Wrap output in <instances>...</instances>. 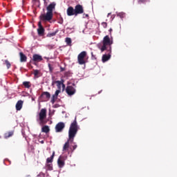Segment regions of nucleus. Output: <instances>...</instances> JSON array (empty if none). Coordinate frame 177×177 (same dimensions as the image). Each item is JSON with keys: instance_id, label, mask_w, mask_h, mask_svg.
<instances>
[{"instance_id": "obj_26", "label": "nucleus", "mask_w": 177, "mask_h": 177, "mask_svg": "<svg viewBox=\"0 0 177 177\" xmlns=\"http://www.w3.org/2000/svg\"><path fill=\"white\" fill-rule=\"evenodd\" d=\"M5 63H6L7 68H10V66L12 65L10 64V62H9V61L8 59L5 60Z\"/></svg>"}, {"instance_id": "obj_1", "label": "nucleus", "mask_w": 177, "mask_h": 177, "mask_svg": "<svg viewBox=\"0 0 177 177\" xmlns=\"http://www.w3.org/2000/svg\"><path fill=\"white\" fill-rule=\"evenodd\" d=\"M78 133V123L77 122V118H75L74 121L71 124L68 130V138L63 146L62 151H71L74 152V150L78 147L77 144L74 142V138Z\"/></svg>"}, {"instance_id": "obj_15", "label": "nucleus", "mask_w": 177, "mask_h": 177, "mask_svg": "<svg viewBox=\"0 0 177 177\" xmlns=\"http://www.w3.org/2000/svg\"><path fill=\"white\" fill-rule=\"evenodd\" d=\"M32 60L33 62H42V56L38 55V54H35L32 56Z\"/></svg>"}, {"instance_id": "obj_8", "label": "nucleus", "mask_w": 177, "mask_h": 177, "mask_svg": "<svg viewBox=\"0 0 177 177\" xmlns=\"http://www.w3.org/2000/svg\"><path fill=\"white\" fill-rule=\"evenodd\" d=\"M66 92L68 96H73V95H75V88L73 87V86H67L66 88Z\"/></svg>"}, {"instance_id": "obj_21", "label": "nucleus", "mask_w": 177, "mask_h": 177, "mask_svg": "<svg viewBox=\"0 0 177 177\" xmlns=\"http://www.w3.org/2000/svg\"><path fill=\"white\" fill-rule=\"evenodd\" d=\"M23 85L24 88H31V82H24Z\"/></svg>"}, {"instance_id": "obj_9", "label": "nucleus", "mask_w": 177, "mask_h": 177, "mask_svg": "<svg viewBox=\"0 0 177 177\" xmlns=\"http://www.w3.org/2000/svg\"><path fill=\"white\" fill-rule=\"evenodd\" d=\"M64 127H66V125L63 122H58L55 126V132H63Z\"/></svg>"}, {"instance_id": "obj_10", "label": "nucleus", "mask_w": 177, "mask_h": 177, "mask_svg": "<svg viewBox=\"0 0 177 177\" xmlns=\"http://www.w3.org/2000/svg\"><path fill=\"white\" fill-rule=\"evenodd\" d=\"M66 13L68 16H75V10L73 6H69L66 10Z\"/></svg>"}, {"instance_id": "obj_37", "label": "nucleus", "mask_w": 177, "mask_h": 177, "mask_svg": "<svg viewBox=\"0 0 177 177\" xmlns=\"http://www.w3.org/2000/svg\"><path fill=\"white\" fill-rule=\"evenodd\" d=\"M69 73H70V72H66L65 75H68Z\"/></svg>"}, {"instance_id": "obj_32", "label": "nucleus", "mask_w": 177, "mask_h": 177, "mask_svg": "<svg viewBox=\"0 0 177 177\" xmlns=\"http://www.w3.org/2000/svg\"><path fill=\"white\" fill-rule=\"evenodd\" d=\"M63 82H64V81L62 80V84L61 86H62V89H63V91H64V89L66 88V85L64 84H63Z\"/></svg>"}, {"instance_id": "obj_14", "label": "nucleus", "mask_w": 177, "mask_h": 177, "mask_svg": "<svg viewBox=\"0 0 177 177\" xmlns=\"http://www.w3.org/2000/svg\"><path fill=\"white\" fill-rule=\"evenodd\" d=\"M46 96V99L47 100H49V99H50V93L48 91H44L41 93V95H40V97L41 99H44Z\"/></svg>"}, {"instance_id": "obj_33", "label": "nucleus", "mask_w": 177, "mask_h": 177, "mask_svg": "<svg viewBox=\"0 0 177 177\" xmlns=\"http://www.w3.org/2000/svg\"><path fill=\"white\" fill-rule=\"evenodd\" d=\"M44 5H48V2H49V0H44Z\"/></svg>"}, {"instance_id": "obj_24", "label": "nucleus", "mask_w": 177, "mask_h": 177, "mask_svg": "<svg viewBox=\"0 0 177 177\" xmlns=\"http://www.w3.org/2000/svg\"><path fill=\"white\" fill-rule=\"evenodd\" d=\"M117 16L118 17H120V19H124V17H125V13L124 12H119L118 13Z\"/></svg>"}, {"instance_id": "obj_34", "label": "nucleus", "mask_w": 177, "mask_h": 177, "mask_svg": "<svg viewBox=\"0 0 177 177\" xmlns=\"http://www.w3.org/2000/svg\"><path fill=\"white\" fill-rule=\"evenodd\" d=\"M66 71L65 68H63V67L60 66V71L61 72H63V71Z\"/></svg>"}, {"instance_id": "obj_29", "label": "nucleus", "mask_w": 177, "mask_h": 177, "mask_svg": "<svg viewBox=\"0 0 177 177\" xmlns=\"http://www.w3.org/2000/svg\"><path fill=\"white\" fill-rule=\"evenodd\" d=\"M33 71H34L35 77H38V74H39V71L36 69V70H33Z\"/></svg>"}, {"instance_id": "obj_27", "label": "nucleus", "mask_w": 177, "mask_h": 177, "mask_svg": "<svg viewBox=\"0 0 177 177\" xmlns=\"http://www.w3.org/2000/svg\"><path fill=\"white\" fill-rule=\"evenodd\" d=\"M47 169H48V171H53V166L50 164L47 165Z\"/></svg>"}, {"instance_id": "obj_38", "label": "nucleus", "mask_w": 177, "mask_h": 177, "mask_svg": "<svg viewBox=\"0 0 177 177\" xmlns=\"http://www.w3.org/2000/svg\"><path fill=\"white\" fill-rule=\"evenodd\" d=\"M85 17H89V15L86 14V15H85Z\"/></svg>"}, {"instance_id": "obj_19", "label": "nucleus", "mask_w": 177, "mask_h": 177, "mask_svg": "<svg viewBox=\"0 0 177 177\" xmlns=\"http://www.w3.org/2000/svg\"><path fill=\"white\" fill-rule=\"evenodd\" d=\"M54 158H55V151H53L52 156L50 158H48L46 159L47 164H49V162H53Z\"/></svg>"}, {"instance_id": "obj_2", "label": "nucleus", "mask_w": 177, "mask_h": 177, "mask_svg": "<svg viewBox=\"0 0 177 177\" xmlns=\"http://www.w3.org/2000/svg\"><path fill=\"white\" fill-rule=\"evenodd\" d=\"M55 8H56V3L53 2L50 3L46 8V14H41L39 16L40 20L41 21H50L53 19V9Z\"/></svg>"}, {"instance_id": "obj_28", "label": "nucleus", "mask_w": 177, "mask_h": 177, "mask_svg": "<svg viewBox=\"0 0 177 177\" xmlns=\"http://www.w3.org/2000/svg\"><path fill=\"white\" fill-rule=\"evenodd\" d=\"M48 66L50 73H53V67H52V65L50 64H48Z\"/></svg>"}, {"instance_id": "obj_35", "label": "nucleus", "mask_w": 177, "mask_h": 177, "mask_svg": "<svg viewBox=\"0 0 177 177\" xmlns=\"http://www.w3.org/2000/svg\"><path fill=\"white\" fill-rule=\"evenodd\" d=\"M91 55H92V59H96V57H95V55H93V53H91Z\"/></svg>"}, {"instance_id": "obj_20", "label": "nucleus", "mask_w": 177, "mask_h": 177, "mask_svg": "<svg viewBox=\"0 0 177 177\" xmlns=\"http://www.w3.org/2000/svg\"><path fill=\"white\" fill-rule=\"evenodd\" d=\"M55 84H57L58 91H62V85H63V82L57 80L55 82Z\"/></svg>"}, {"instance_id": "obj_12", "label": "nucleus", "mask_w": 177, "mask_h": 177, "mask_svg": "<svg viewBox=\"0 0 177 177\" xmlns=\"http://www.w3.org/2000/svg\"><path fill=\"white\" fill-rule=\"evenodd\" d=\"M64 160H65L64 156H59V158H58L57 165L59 168H63V167H64L65 165Z\"/></svg>"}, {"instance_id": "obj_23", "label": "nucleus", "mask_w": 177, "mask_h": 177, "mask_svg": "<svg viewBox=\"0 0 177 177\" xmlns=\"http://www.w3.org/2000/svg\"><path fill=\"white\" fill-rule=\"evenodd\" d=\"M65 41H66L67 45H68L69 46H71V38L66 37Z\"/></svg>"}, {"instance_id": "obj_13", "label": "nucleus", "mask_w": 177, "mask_h": 177, "mask_svg": "<svg viewBox=\"0 0 177 177\" xmlns=\"http://www.w3.org/2000/svg\"><path fill=\"white\" fill-rule=\"evenodd\" d=\"M23 100H19L16 105H15V107H16V110L17 111H20V110H21V109H23Z\"/></svg>"}, {"instance_id": "obj_16", "label": "nucleus", "mask_w": 177, "mask_h": 177, "mask_svg": "<svg viewBox=\"0 0 177 177\" xmlns=\"http://www.w3.org/2000/svg\"><path fill=\"white\" fill-rule=\"evenodd\" d=\"M19 55H20V62L21 63H25L26 62H27V56H26L24 53L21 52L19 53Z\"/></svg>"}, {"instance_id": "obj_18", "label": "nucleus", "mask_w": 177, "mask_h": 177, "mask_svg": "<svg viewBox=\"0 0 177 177\" xmlns=\"http://www.w3.org/2000/svg\"><path fill=\"white\" fill-rule=\"evenodd\" d=\"M15 131H8L4 134L5 139H8V138H12V136L14 135Z\"/></svg>"}, {"instance_id": "obj_3", "label": "nucleus", "mask_w": 177, "mask_h": 177, "mask_svg": "<svg viewBox=\"0 0 177 177\" xmlns=\"http://www.w3.org/2000/svg\"><path fill=\"white\" fill-rule=\"evenodd\" d=\"M113 44V41L110 39V37L109 35H106L102 40V47H99L101 52H104V50H107V46H109V50L110 53H111V44Z\"/></svg>"}, {"instance_id": "obj_7", "label": "nucleus", "mask_w": 177, "mask_h": 177, "mask_svg": "<svg viewBox=\"0 0 177 177\" xmlns=\"http://www.w3.org/2000/svg\"><path fill=\"white\" fill-rule=\"evenodd\" d=\"M84 13V7L80 5L77 4L75 6V15L77 16V15H82Z\"/></svg>"}, {"instance_id": "obj_17", "label": "nucleus", "mask_w": 177, "mask_h": 177, "mask_svg": "<svg viewBox=\"0 0 177 177\" xmlns=\"http://www.w3.org/2000/svg\"><path fill=\"white\" fill-rule=\"evenodd\" d=\"M50 131V129H49V126L48 125L44 126L41 128V132H44V133H49Z\"/></svg>"}, {"instance_id": "obj_6", "label": "nucleus", "mask_w": 177, "mask_h": 177, "mask_svg": "<svg viewBox=\"0 0 177 177\" xmlns=\"http://www.w3.org/2000/svg\"><path fill=\"white\" fill-rule=\"evenodd\" d=\"M37 33L39 37H44L45 35V28L42 26V22H38Z\"/></svg>"}, {"instance_id": "obj_4", "label": "nucleus", "mask_w": 177, "mask_h": 177, "mask_svg": "<svg viewBox=\"0 0 177 177\" xmlns=\"http://www.w3.org/2000/svg\"><path fill=\"white\" fill-rule=\"evenodd\" d=\"M46 118V110L45 109H41L39 113V125H44L46 124L45 120Z\"/></svg>"}, {"instance_id": "obj_31", "label": "nucleus", "mask_w": 177, "mask_h": 177, "mask_svg": "<svg viewBox=\"0 0 177 177\" xmlns=\"http://www.w3.org/2000/svg\"><path fill=\"white\" fill-rule=\"evenodd\" d=\"M102 26L104 28H107V22H102Z\"/></svg>"}, {"instance_id": "obj_11", "label": "nucleus", "mask_w": 177, "mask_h": 177, "mask_svg": "<svg viewBox=\"0 0 177 177\" xmlns=\"http://www.w3.org/2000/svg\"><path fill=\"white\" fill-rule=\"evenodd\" d=\"M109 51V54H104L102 55V63H106V62H109V60H110V59L111 58V52L110 53V50H108Z\"/></svg>"}, {"instance_id": "obj_25", "label": "nucleus", "mask_w": 177, "mask_h": 177, "mask_svg": "<svg viewBox=\"0 0 177 177\" xmlns=\"http://www.w3.org/2000/svg\"><path fill=\"white\" fill-rule=\"evenodd\" d=\"M57 100V97H55V95H53L50 101L52 104H55V102H56Z\"/></svg>"}, {"instance_id": "obj_36", "label": "nucleus", "mask_w": 177, "mask_h": 177, "mask_svg": "<svg viewBox=\"0 0 177 177\" xmlns=\"http://www.w3.org/2000/svg\"><path fill=\"white\" fill-rule=\"evenodd\" d=\"M111 31H113V29H112V28H110V29H109L110 35H111Z\"/></svg>"}, {"instance_id": "obj_30", "label": "nucleus", "mask_w": 177, "mask_h": 177, "mask_svg": "<svg viewBox=\"0 0 177 177\" xmlns=\"http://www.w3.org/2000/svg\"><path fill=\"white\" fill-rule=\"evenodd\" d=\"M60 91L61 90H57L53 95L57 97V96H59V93H60Z\"/></svg>"}, {"instance_id": "obj_5", "label": "nucleus", "mask_w": 177, "mask_h": 177, "mask_svg": "<svg viewBox=\"0 0 177 177\" xmlns=\"http://www.w3.org/2000/svg\"><path fill=\"white\" fill-rule=\"evenodd\" d=\"M85 57H86V51H82L78 55L77 63H79L80 66H82V64H85L86 63Z\"/></svg>"}, {"instance_id": "obj_39", "label": "nucleus", "mask_w": 177, "mask_h": 177, "mask_svg": "<svg viewBox=\"0 0 177 177\" xmlns=\"http://www.w3.org/2000/svg\"><path fill=\"white\" fill-rule=\"evenodd\" d=\"M33 1H37V0H33Z\"/></svg>"}, {"instance_id": "obj_22", "label": "nucleus", "mask_w": 177, "mask_h": 177, "mask_svg": "<svg viewBox=\"0 0 177 177\" xmlns=\"http://www.w3.org/2000/svg\"><path fill=\"white\" fill-rule=\"evenodd\" d=\"M57 30H56L55 32H51V33H48L47 34V37H48V38H50V37H55V35H56L57 34Z\"/></svg>"}]
</instances>
